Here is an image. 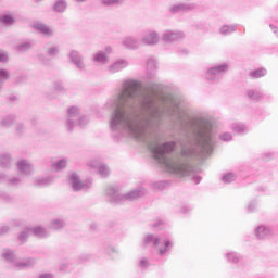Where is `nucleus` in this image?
<instances>
[{"label":"nucleus","instance_id":"nucleus-1","mask_svg":"<svg viewBox=\"0 0 278 278\" xmlns=\"http://www.w3.org/2000/svg\"><path fill=\"white\" fill-rule=\"evenodd\" d=\"M157 90H160V85L155 83H150L142 88L138 80H125L115 100L110 129L111 131H129L134 138L148 144L154 159L165 166L167 173L178 175V177H189L192 166L186 160L189 157L205 160L214 151L212 122L205 117L184 119L177 102H173V106H167V114L177 116L181 123L180 129L189 136L188 144L182 146L180 155L169 159L168 155L175 151L177 143L166 141L160 146L162 138L157 134V127L162 111Z\"/></svg>","mask_w":278,"mask_h":278},{"label":"nucleus","instance_id":"nucleus-2","mask_svg":"<svg viewBox=\"0 0 278 278\" xmlns=\"http://www.w3.org/2000/svg\"><path fill=\"white\" fill-rule=\"evenodd\" d=\"M105 194L111 197V203H121V201H137L147 194L144 188H138L127 194H121L114 187H110L105 190Z\"/></svg>","mask_w":278,"mask_h":278},{"label":"nucleus","instance_id":"nucleus-3","mask_svg":"<svg viewBox=\"0 0 278 278\" xmlns=\"http://www.w3.org/2000/svg\"><path fill=\"white\" fill-rule=\"evenodd\" d=\"M79 108L71 106L68 109L66 127L67 129H70V131H73V129L77 127V125H79V127H86V125L88 124V117L84 115L79 116Z\"/></svg>","mask_w":278,"mask_h":278},{"label":"nucleus","instance_id":"nucleus-4","mask_svg":"<svg viewBox=\"0 0 278 278\" xmlns=\"http://www.w3.org/2000/svg\"><path fill=\"white\" fill-rule=\"evenodd\" d=\"M3 257L7 260V262L14 265V268H16L17 270H23V268H29V266H34V264H36V261L31 258L17 262L16 255H14V252H12L11 250H7L3 253Z\"/></svg>","mask_w":278,"mask_h":278},{"label":"nucleus","instance_id":"nucleus-5","mask_svg":"<svg viewBox=\"0 0 278 278\" xmlns=\"http://www.w3.org/2000/svg\"><path fill=\"white\" fill-rule=\"evenodd\" d=\"M29 236H36L37 238H47V230L42 227L26 228L20 233L21 242H27Z\"/></svg>","mask_w":278,"mask_h":278},{"label":"nucleus","instance_id":"nucleus-6","mask_svg":"<svg viewBox=\"0 0 278 278\" xmlns=\"http://www.w3.org/2000/svg\"><path fill=\"white\" fill-rule=\"evenodd\" d=\"M71 185H72V190L74 192H79V190H84V188H92V180H88L87 184L81 182L79 179V175L76 173H73L70 178Z\"/></svg>","mask_w":278,"mask_h":278},{"label":"nucleus","instance_id":"nucleus-7","mask_svg":"<svg viewBox=\"0 0 278 278\" xmlns=\"http://www.w3.org/2000/svg\"><path fill=\"white\" fill-rule=\"evenodd\" d=\"M185 36L186 35L179 30H165L162 40L167 43L177 42L178 40H182Z\"/></svg>","mask_w":278,"mask_h":278},{"label":"nucleus","instance_id":"nucleus-8","mask_svg":"<svg viewBox=\"0 0 278 278\" xmlns=\"http://www.w3.org/2000/svg\"><path fill=\"white\" fill-rule=\"evenodd\" d=\"M197 9V4L194 3H178L174 4L170 9L169 12L172 14H181L186 12H192V10Z\"/></svg>","mask_w":278,"mask_h":278},{"label":"nucleus","instance_id":"nucleus-9","mask_svg":"<svg viewBox=\"0 0 278 278\" xmlns=\"http://www.w3.org/2000/svg\"><path fill=\"white\" fill-rule=\"evenodd\" d=\"M70 59L71 62H73V64L77 66V68H79V71H86V64H84V56H81V53H79V51L72 50L70 53Z\"/></svg>","mask_w":278,"mask_h":278},{"label":"nucleus","instance_id":"nucleus-10","mask_svg":"<svg viewBox=\"0 0 278 278\" xmlns=\"http://www.w3.org/2000/svg\"><path fill=\"white\" fill-rule=\"evenodd\" d=\"M229 71V66L227 64H223L219 66L212 67L207 72L206 79H216L223 75V73H227Z\"/></svg>","mask_w":278,"mask_h":278},{"label":"nucleus","instance_id":"nucleus-11","mask_svg":"<svg viewBox=\"0 0 278 278\" xmlns=\"http://www.w3.org/2000/svg\"><path fill=\"white\" fill-rule=\"evenodd\" d=\"M127 66H129V62H127V60H118L111 64L108 67V71L112 74L119 73V71H123V68H127Z\"/></svg>","mask_w":278,"mask_h":278},{"label":"nucleus","instance_id":"nucleus-12","mask_svg":"<svg viewBox=\"0 0 278 278\" xmlns=\"http://www.w3.org/2000/svg\"><path fill=\"white\" fill-rule=\"evenodd\" d=\"M17 168L23 175H31L34 173V165L27 160H22L17 163Z\"/></svg>","mask_w":278,"mask_h":278},{"label":"nucleus","instance_id":"nucleus-13","mask_svg":"<svg viewBox=\"0 0 278 278\" xmlns=\"http://www.w3.org/2000/svg\"><path fill=\"white\" fill-rule=\"evenodd\" d=\"M34 28L37 29V31L39 34H42L43 36H53V30L42 23L34 24Z\"/></svg>","mask_w":278,"mask_h":278},{"label":"nucleus","instance_id":"nucleus-14","mask_svg":"<svg viewBox=\"0 0 278 278\" xmlns=\"http://www.w3.org/2000/svg\"><path fill=\"white\" fill-rule=\"evenodd\" d=\"M143 45H157L160 42V35L157 33H150L142 39Z\"/></svg>","mask_w":278,"mask_h":278},{"label":"nucleus","instance_id":"nucleus-15","mask_svg":"<svg viewBox=\"0 0 278 278\" xmlns=\"http://www.w3.org/2000/svg\"><path fill=\"white\" fill-rule=\"evenodd\" d=\"M123 45L126 49H138L140 41L135 39L134 37H125L123 40Z\"/></svg>","mask_w":278,"mask_h":278},{"label":"nucleus","instance_id":"nucleus-16","mask_svg":"<svg viewBox=\"0 0 278 278\" xmlns=\"http://www.w3.org/2000/svg\"><path fill=\"white\" fill-rule=\"evenodd\" d=\"M270 235V230L264 226H260L256 228V236L260 240H264V238H268Z\"/></svg>","mask_w":278,"mask_h":278},{"label":"nucleus","instance_id":"nucleus-17","mask_svg":"<svg viewBox=\"0 0 278 278\" xmlns=\"http://www.w3.org/2000/svg\"><path fill=\"white\" fill-rule=\"evenodd\" d=\"M66 166H68V160L61 159L58 163L52 164V170H55L58 173L59 170H64Z\"/></svg>","mask_w":278,"mask_h":278},{"label":"nucleus","instance_id":"nucleus-18","mask_svg":"<svg viewBox=\"0 0 278 278\" xmlns=\"http://www.w3.org/2000/svg\"><path fill=\"white\" fill-rule=\"evenodd\" d=\"M93 62H99L100 64H108V54L103 51L98 52L93 56Z\"/></svg>","mask_w":278,"mask_h":278},{"label":"nucleus","instance_id":"nucleus-19","mask_svg":"<svg viewBox=\"0 0 278 278\" xmlns=\"http://www.w3.org/2000/svg\"><path fill=\"white\" fill-rule=\"evenodd\" d=\"M10 79V72L8 70H0V92L3 90V85Z\"/></svg>","mask_w":278,"mask_h":278},{"label":"nucleus","instance_id":"nucleus-20","mask_svg":"<svg viewBox=\"0 0 278 278\" xmlns=\"http://www.w3.org/2000/svg\"><path fill=\"white\" fill-rule=\"evenodd\" d=\"M15 122L16 117L14 115H9L0 122V125L1 127H12V125H14Z\"/></svg>","mask_w":278,"mask_h":278},{"label":"nucleus","instance_id":"nucleus-21","mask_svg":"<svg viewBox=\"0 0 278 278\" xmlns=\"http://www.w3.org/2000/svg\"><path fill=\"white\" fill-rule=\"evenodd\" d=\"M66 8H68L66 0H58L54 3V12H65Z\"/></svg>","mask_w":278,"mask_h":278},{"label":"nucleus","instance_id":"nucleus-22","mask_svg":"<svg viewBox=\"0 0 278 278\" xmlns=\"http://www.w3.org/2000/svg\"><path fill=\"white\" fill-rule=\"evenodd\" d=\"M30 49H31V43H29V42L20 43L14 47V50L17 53H25V52L29 51Z\"/></svg>","mask_w":278,"mask_h":278},{"label":"nucleus","instance_id":"nucleus-23","mask_svg":"<svg viewBox=\"0 0 278 278\" xmlns=\"http://www.w3.org/2000/svg\"><path fill=\"white\" fill-rule=\"evenodd\" d=\"M10 164H12V156H10V154H2L0 156V166L2 168H8Z\"/></svg>","mask_w":278,"mask_h":278},{"label":"nucleus","instance_id":"nucleus-24","mask_svg":"<svg viewBox=\"0 0 278 278\" xmlns=\"http://www.w3.org/2000/svg\"><path fill=\"white\" fill-rule=\"evenodd\" d=\"M238 27L236 25H231V26L224 25L220 28V34L223 36H229V34H233V31H236Z\"/></svg>","mask_w":278,"mask_h":278},{"label":"nucleus","instance_id":"nucleus-25","mask_svg":"<svg viewBox=\"0 0 278 278\" xmlns=\"http://www.w3.org/2000/svg\"><path fill=\"white\" fill-rule=\"evenodd\" d=\"M247 96L252 101H260L264 97V94H262V92L254 91V90H248Z\"/></svg>","mask_w":278,"mask_h":278},{"label":"nucleus","instance_id":"nucleus-26","mask_svg":"<svg viewBox=\"0 0 278 278\" xmlns=\"http://www.w3.org/2000/svg\"><path fill=\"white\" fill-rule=\"evenodd\" d=\"M266 73H267L266 68H258V70L252 71L250 75L253 79H260V77H264Z\"/></svg>","mask_w":278,"mask_h":278},{"label":"nucleus","instance_id":"nucleus-27","mask_svg":"<svg viewBox=\"0 0 278 278\" xmlns=\"http://www.w3.org/2000/svg\"><path fill=\"white\" fill-rule=\"evenodd\" d=\"M231 129L235 134H244V131H247V126H244V124L235 123L231 125Z\"/></svg>","mask_w":278,"mask_h":278},{"label":"nucleus","instance_id":"nucleus-28","mask_svg":"<svg viewBox=\"0 0 278 278\" xmlns=\"http://www.w3.org/2000/svg\"><path fill=\"white\" fill-rule=\"evenodd\" d=\"M65 225H66V224H65L64 222H62L61 219H55V220H53V222L51 223L50 227H51L52 229H54L55 231H58V230H60V229H64Z\"/></svg>","mask_w":278,"mask_h":278},{"label":"nucleus","instance_id":"nucleus-29","mask_svg":"<svg viewBox=\"0 0 278 278\" xmlns=\"http://www.w3.org/2000/svg\"><path fill=\"white\" fill-rule=\"evenodd\" d=\"M0 21H2V23H5V25H14V23H16L14 16L10 14H5L3 17L0 18Z\"/></svg>","mask_w":278,"mask_h":278},{"label":"nucleus","instance_id":"nucleus-30","mask_svg":"<svg viewBox=\"0 0 278 278\" xmlns=\"http://www.w3.org/2000/svg\"><path fill=\"white\" fill-rule=\"evenodd\" d=\"M222 181H224V184H231L236 181V175L233 173L226 174L222 177Z\"/></svg>","mask_w":278,"mask_h":278},{"label":"nucleus","instance_id":"nucleus-31","mask_svg":"<svg viewBox=\"0 0 278 278\" xmlns=\"http://www.w3.org/2000/svg\"><path fill=\"white\" fill-rule=\"evenodd\" d=\"M227 258L228 262H232V264H238V262H240V255L237 253H228Z\"/></svg>","mask_w":278,"mask_h":278},{"label":"nucleus","instance_id":"nucleus-32","mask_svg":"<svg viewBox=\"0 0 278 278\" xmlns=\"http://www.w3.org/2000/svg\"><path fill=\"white\" fill-rule=\"evenodd\" d=\"M49 184H51V179L43 178V179L37 180L35 186H37V188H45V186H49Z\"/></svg>","mask_w":278,"mask_h":278},{"label":"nucleus","instance_id":"nucleus-33","mask_svg":"<svg viewBox=\"0 0 278 278\" xmlns=\"http://www.w3.org/2000/svg\"><path fill=\"white\" fill-rule=\"evenodd\" d=\"M10 62V56L8 55V52L0 50V63L8 64Z\"/></svg>","mask_w":278,"mask_h":278},{"label":"nucleus","instance_id":"nucleus-34","mask_svg":"<svg viewBox=\"0 0 278 278\" xmlns=\"http://www.w3.org/2000/svg\"><path fill=\"white\" fill-rule=\"evenodd\" d=\"M99 174L101 177H108L110 175V168H108V165H101L99 167Z\"/></svg>","mask_w":278,"mask_h":278},{"label":"nucleus","instance_id":"nucleus-35","mask_svg":"<svg viewBox=\"0 0 278 278\" xmlns=\"http://www.w3.org/2000/svg\"><path fill=\"white\" fill-rule=\"evenodd\" d=\"M58 53H60L59 47H52V48H49L48 50V55H51L52 58H55Z\"/></svg>","mask_w":278,"mask_h":278},{"label":"nucleus","instance_id":"nucleus-36","mask_svg":"<svg viewBox=\"0 0 278 278\" xmlns=\"http://www.w3.org/2000/svg\"><path fill=\"white\" fill-rule=\"evenodd\" d=\"M219 139L223 140V142H229V140H232L233 137L229 132H224L219 136Z\"/></svg>","mask_w":278,"mask_h":278},{"label":"nucleus","instance_id":"nucleus-37","mask_svg":"<svg viewBox=\"0 0 278 278\" xmlns=\"http://www.w3.org/2000/svg\"><path fill=\"white\" fill-rule=\"evenodd\" d=\"M164 247H165V249H161L160 250V255H164V253L166 251H168V247H173V243L170 241H168V240H165Z\"/></svg>","mask_w":278,"mask_h":278},{"label":"nucleus","instance_id":"nucleus-38","mask_svg":"<svg viewBox=\"0 0 278 278\" xmlns=\"http://www.w3.org/2000/svg\"><path fill=\"white\" fill-rule=\"evenodd\" d=\"M122 0H102L103 5H116L121 3Z\"/></svg>","mask_w":278,"mask_h":278},{"label":"nucleus","instance_id":"nucleus-39","mask_svg":"<svg viewBox=\"0 0 278 278\" xmlns=\"http://www.w3.org/2000/svg\"><path fill=\"white\" fill-rule=\"evenodd\" d=\"M54 90H56L58 92H62V90H64V85L60 81H55L54 83Z\"/></svg>","mask_w":278,"mask_h":278},{"label":"nucleus","instance_id":"nucleus-40","mask_svg":"<svg viewBox=\"0 0 278 278\" xmlns=\"http://www.w3.org/2000/svg\"><path fill=\"white\" fill-rule=\"evenodd\" d=\"M147 67L150 68V71H153V68H155V60L149 59L147 62Z\"/></svg>","mask_w":278,"mask_h":278},{"label":"nucleus","instance_id":"nucleus-41","mask_svg":"<svg viewBox=\"0 0 278 278\" xmlns=\"http://www.w3.org/2000/svg\"><path fill=\"white\" fill-rule=\"evenodd\" d=\"M23 131H25V126L23 124H17L16 125V134H17V136H21V134H23Z\"/></svg>","mask_w":278,"mask_h":278},{"label":"nucleus","instance_id":"nucleus-42","mask_svg":"<svg viewBox=\"0 0 278 278\" xmlns=\"http://www.w3.org/2000/svg\"><path fill=\"white\" fill-rule=\"evenodd\" d=\"M10 231V228L8 226L0 227V236H5Z\"/></svg>","mask_w":278,"mask_h":278},{"label":"nucleus","instance_id":"nucleus-43","mask_svg":"<svg viewBox=\"0 0 278 278\" xmlns=\"http://www.w3.org/2000/svg\"><path fill=\"white\" fill-rule=\"evenodd\" d=\"M20 181L21 180L18 178H12L9 180V184L10 186H18Z\"/></svg>","mask_w":278,"mask_h":278},{"label":"nucleus","instance_id":"nucleus-44","mask_svg":"<svg viewBox=\"0 0 278 278\" xmlns=\"http://www.w3.org/2000/svg\"><path fill=\"white\" fill-rule=\"evenodd\" d=\"M152 241H153V235H148L144 240L146 244H151Z\"/></svg>","mask_w":278,"mask_h":278},{"label":"nucleus","instance_id":"nucleus-45","mask_svg":"<svg viewBox=\"0 0 278 278\" xmlns=\"http://www.w3.org/2000/svg\"><path fill=\"white\" fill-rule=\"evenodd\" d=\"M149 265V261H147L146 258H142L141 261H140V266H141V268H146V266H148Z\"/></svg>","mask_w":278,"mask_h":278},{"label":"nucleus","instance_id":"nucleus-46","mask_svg":"<svg viewBox=\"0 0 278 278\" xmlns=\"http://www.w3.org/2000/svg\"><path fill=\"white\" fill-rule=\"evenodd\" d=\"M248 210L249 212H253V210H255V202H251Z\"/></svg>","mask_w":278,"mask_h":278},{"label":"nucleus","instance_id":"nucleus-47","mask_svg":"<svg viewBox=\"0 0 278 278\" xmlns=\"http://www.w3.org/2000/svg\"><path fill=\"white\" fill-rule=\"evenodd\" d=\"M39 278H53V275L51 274H42L39 276Z\"/></svg>","mask_w":278,"mask_h":278},{"label":"nucleus","instance_id":"nucleus-48","mask_svg":"<svg viewBox=\"0 0 278 278\" xmlns=\"http://www.w3.org/2000/svg\"><path fill=\"white\" fill-rule=\"evenodd\" d=\"M105 53L108 54V53H112V47H106L105 48Z\"/></svg>","mask_w":278,"mask_h":278},{"label":"nucleus","instance_id":"nucleus-49","mask_svg":"<svg viewBox=\"0 0 278 278\" xmlns=\"http://www.w3.org/2000/svg\"><path fill=\"white\" fill-rule=\"evenodd\" d=\"M159 244H160V238H155V240H154V247H159Z\"/></svg>","mask_w":278,"mask_h":278},{"label":"nucleus","instance_id":"nucleus-50","mask_svg":"<svg viewBox=\"0 0 278 278\" xmlns=\"http://www.w3.org/2000/svg\"><path fill=\"white\" fill-rule=\"evenodd\" d=\"M270 28L273 29L274 34H277L278 29L276 26L270 25Z\"/></svg>","mask_w":278,"mask_h":278},{"label":"nucleus","instance_id":"nucleus-51","mask_svg":"<svg viewBox=\"0 0 278 278\" xmlns=\"http://www.w3.org/2000/svg\"><path fill=\"white\" fill-rule=\"evenodd\" d=\"M1 181H5V175H0V184Z\"/></svg>","mask_w":278,"mask_h":278},{"label":"nucleus","instance_id":"nucleus-52","mask_svg":"<svg viewBox=\"0 0 278 278\" xmlns=\"http://www.w3.org/2000/svg\"><path fill=\"white\" fill-rule=\"evenodd\" d=\"M76 1V3H86V1H88V0H75Z\"/></svg>","mask_w":278,"mask_h":278},{"label":"nucleus","instance_id":"nucleus-53","mask_svg":"<svg viewBox=\"0 0 278 278\" xmlns=\"http://www.w3.org/2000/svg\"><path fill=\"white\" fill-rule=\"evenodd\" d=\"M195 184H201V177H195Z\"/></svg>","mask_w":278,"mask_h":278},{"label":"nucleus","instance_id":"nucleus-54","mask_svg":"<svg viewBox=\"0 0 278 278\" xmlns=\"http://www.w3.org/2000/svg\"><path fill=\"white\" fill-rule=\"evenodd\" d=\"M36 1V3H38V2H40V1H42V0H35Z\"/></svg>","mask_w":278,"mask_h":278},{"label":"nucleus","instance_id":"nucleus-55","mask_svg":"<svg viewBox=\"0 0 278 278\" xmlns=\"http://www.w3.org/2000/svg\"><path fill=\"white\" fill-rule=\"evenodd\" d=\"M153 227H157V225H153Z\"/></svg>","mask_w":278,"mask_h":278}]
</instances>
